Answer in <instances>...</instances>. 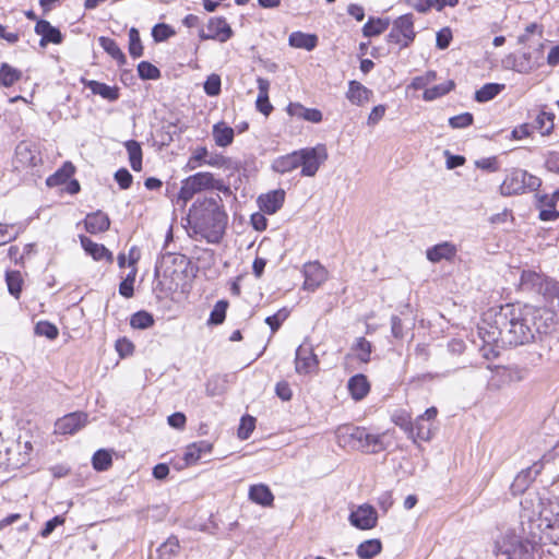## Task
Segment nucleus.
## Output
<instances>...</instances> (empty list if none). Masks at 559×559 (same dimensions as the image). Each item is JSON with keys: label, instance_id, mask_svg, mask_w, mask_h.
<instances>
[{"label": "nucleus", "instance_id": "nucleus-23", "mask_svg": "<svg viewBox=\"0 0 559 559\" xmlns=\"http://www.w3.org/2000/svg\"><path fill=\"white\" fill-rule=\"evenodd\" d=\"M300 160L298 151H295L290 154L275 158L272 163V169L281 174L289 173L299 167Z\"/></svg>", "mask_w": 559, "mask_h": 559}, {"label": "nucleus", "instance_id": "nucleus-52", "mask_svg": "<svg viewBox=\"0 0 559 559\" xmlns=\"http://www.w3.org/2000/svg\"><path fill=\"white\" fill-rule=\"evenodd\" d=\"M289 312L287 309H280L275 314L265 319V323L271 328L272 333H275L282 323L288 318Z\"/></svg>", "mask_w": 559, "mask_h": 559}, {"label": "nucleus", "instance_id": "nucleus-61", "mask_svg": "<svg viewBox=\"0 0 559 559\" xmlns=\"http://www.w3.org/2000/svg\"><path fill=\"white\" fill-rule=\"evenodd\" d=\"M134 345L131 341L127 338H119L116 342V350L118 352L119 356L124 358L133 353Z\"/></svg>", "mask_w": 559, "mask_h": 559}, {"label": "nucleus", "instance_id": "nucleus-6", "mask_svg": "<svg viewBox=\"0 0 559 559\" xmlns=\"http://www.w3.org/2000/svg\"><path fill=\"white\" fill-rule=\"evenodd\" d=\"M413 14L407 13L397 17L386 36L389 43L400 45L401 48L408 47L415 39Z\"/></svg>", "mask_w": 559, "mask_h": 559}, {"label": "nucleus", "instance_id": "nucleus-9", "mask_svg": "<svg viewBox=\"0 0 559 559\" xmlns=\"http://www.w3.org/2000/svg\"><path fill=\"white\" fill-rule=\"evenodd\" d=\"M318 367L319 359L313 353V347L309 342L305 341L296 349L295 370L299 374H308L317 371Z\"/></svg>", "mask_w": 559, "mask_h": 559}, {"label": "nucleus", "instance_id": "nucleus-1", "mask_svg": "<svg viewBox=\"0 0 559 559\" xmlns=\"http://www.w3.org/2000/svg\"><path fill=\"white\" fill-rule=\"evenodd\" d=\"M554 320L555 313L546 308L504 305L486 313L478 330L486 344L519 346L534 341L536 334L548 333Z\"/></svg>", "mask_w": 559, "mask_h": 559}, {"label": "nucleus", "instance_id": "nucleus-41", "mask_svg": "<svg viewBox=\"0 0 559 559\" xmlns=\"http://www.w3.org/2000/svg\"><path fill=\"white\" fill-rule=\"evenodd\" d=\"M452 88H454V82L448 81L442 84L435 85L430 88H426L424 92V99L425 100H435L445 94H448Z\"/></svg>", "mask_w": 559, "mask_h": 559}, {"label": "nucleus", "instance_id": "nucleus-26", "mask_svg": "<svg viewBox=\"0 0 559 559\" xmlns=\"http://www.w3.org/2000/svg\"><path fill=\"white\" fill-rule=\"evenodd\" d=\"M288 43L294 48H301L311 51L318 45V37L313 34L293 32L289 35Z\"/></svg>", "mask_w": 559, "mask_h": 559}, {"label": "nucleus", "instance_id": "nucleus-56", "mask_svg": "<svg viewBox=\"0 0 559 559\" xmlns=\"http://www.w3.org/2000/svg\"><path fill=\"white\" fill-rule=\"evenodd\" d=\"M473 115L469 112H463L457 116H453L449 119V124L453 129H462L473 123Z\"/></svg>", "mask_w": 559, "mask_h": 559}, {"label": "nucleus", "instance_id": "nucleus-15", "mask_svg": "<svg viewBox=\"0 0 559 559\" xmlns=\"http://www.w3.org/2000/svg\"><path fill=\"white\" fill-rule=\"evenodd\" d=\"M35 32L36 34L40 35V46L45 47L47 44H61L63 36L61 32L52 26L48 21L46 20H39L37 21L35 25Z\"/></svg>", "mask_w": 559, "mask_h": 559}, {"label": "nucleus", "instance_id": "nucleus-10", "mask_svg": "<svg viewBox=\"0 0 559 559\" xmlns=\"http://www.w3.org/2000/svg\"><path fill=\"white\" fill-rule=\"evenodd\" d=\"M87 423V414L84 412H74L59 418L55 423V433L74 435Z\"/></svg>", "mask_w": 559, "mask_h": 559}, {"label": "nucleus", "instance_id": "nucleus-16", "mask_svg": "<svg viewBox=\"0 0 559 559\" xmlns=\"http://www.w3.org/2000/svg\"><path fill=\"white\" fill-rule=\"evenodd\" d=\"M80 241L85 252L94 260H106L108 263H112L114 255L104 245L96 243L86 236H80Z\"/></svg>", "mask_w": 559, "mask_h": 559}, {"label": "nucleus", "instance_id": "nucleus-49", "mask_svg": "<svg viewBox=\"0 0 559 559\" xmlns=\"http://www.w3.org/2000/svg\"><path fill=\"white\" fill-rule=\"evenodd\" d=\"M138 74L142 80H157L160 76V71L154 64L142 61L138 64Z\"/></svg>", "mask_w": 559, "mask_h": 559}, {"label": "nucleus", "instance_id": "nucleus-27", "mask_svg": "<svg viewBox=\"0 0 559 559\" xmlns=\"http://www.w3.org/2000/svg\"><path fill=\"white\" fill-rule=\"evenodd\" d=\"M545 276L534 271H523L520 287L524 292L538 293Z\"/></svg>", "mask_w": 559, "mask_h": 559}, {"label": "nucleus", "instance_id": "nucleus-53", "mask_svg": "<svg viewBox=\"0 0 559 559\" xmlns=\"http://www.w3.org/2000/svg\"><path fill=\"white\" fill-rule=\"evenodd\" d=\"M173 35H175L174 29L169 25L164 23L156 24L152 29V36L154 40L157 43L164 41Z\"/></svg>", "mask_w": 559, "mask_h": 559}, {"label": "nucleus", "instance_id": "nucleus-19", "mask_svg": "<svg viewBox=\"0 0 559 559\" xmlns=\"http://www.w3.org/2000/svg\"><path fill=\"white\" fill-rule=\"evenodd\" d=\"M84 225L86 231L91 234L104 233L109 229L110 219L107 214L97 211L86 215Z\"/></svg>", "mask_w": 559, "mask_h": 559}, {"label": "nucleus", "instance_id": "nucleus-3", "mask_svg": "<svg viewBox=\"0 0 559 559\" xmlns=\"http://www.w3.org/2000/svg\"><path fill=\"white\" fill-rule=\"evenodd\" d=\"M533 549L530 540L508 531L496 540L493 552L498 559H531Z\"/></svg>", "mask_w": 559, "mask_h": 559}, {"label": "nucleus", "instance_id": "nucleus-38", "mask_svg": "<svg viewBox=\"0 0 559 559\" xmlns=\"http://www.w3.org/2000/svg\"><path fill=\"white\" fill-rule=\"evenodd\" d=\"M357 444V449L368 453H378L383 449L380 436L371 435L366 430V438Z\"/></svg>", "mask_w": 559, "mask_h": 559}, {"label": "nucleus", "instance_id": "nucleus-37", "mask_svg": "<svg viewBox=\"0 0 559 559\" xmlns=\"http://www.w3.org/2000/svg\"><path fill=\"white\" fill-rule=\"evenodd\" d=\"M75 168L71 163H66L59 170L52 176L47 178V185L49 187L59 186L68 181L74 174Z\"/></svg>", "mask_w": 559, "mask_h": 559}, {"label": "nucleus", "instance_id": "nucleus-39", "mask_svg": "<svg viewBox=\"0 0 559 559\" xmlns=\"http://www.w3.org/2000/svg\"><path fill=\"white\" fill-rule=\"evenodd\" d=\"M5 282L8 285L9 293L13 297L19 299L20 295L22 293V286H23V278H22L20 271H8L5 273Z\"/></svg>", "mask_w": 559, "mask_h": 559}, {"label": "nucleus", "instance_id": "nucleus-4", "mask_svg": "<svg viewBox=\"0 0 559 559\" xmlns=\"http://www.w3.org/2000/svg\"><path fill=\"white\" fill-rule=\"evenodd\" d=\"M209 189H223L221 181L215 180L211 173L202 171L189 176L181 182V188L178 193V202H182L186 205L194 194L200 193Z\"/></svg>", "mask_w": 559, "mask_h": 559}, {"label": "nucleus", "instance_id": "nucleus-14", "mask_svg": "<svg viewBox=\"0 0 559 559\" xmlns=\"http://www.w3.org/2000/svg\"><path fill=\"white\" fill-rule=\"evenodd\" d=\"M284 200L285 191L277 189L260 195L258 198V204L262 212L274 214L283 206Z\"/></svg>", "mask_w": 559, "mask_h": 559}, {"label": "nucleus", "instance_id": "nucleus-17", "mask_svg": "<svg viewBox=\"0 0 559 559\" xmlns=\"http://www.w3.org/2000/svg\"><path fill=\"white\" fill-rule=\"evenodd\" d=\"M457 252L455 245L449 241L438 243L426 251L427 259L432 263H438L442 260H452Z\"/></svg>", "mask_w": 559, "mask_h": 559}, {"label": "nucleus", "instance_id": "nucleus-8", "mask_svg": "<svg viewBox=\"0 0 559 559\" xmlns=\"http://www.w3.org/2000/svg\"><path fill=\"white\" fill-rule=\"evenodd\" d=\"M234 36V31L223 16H214L207 21L206 31L200 28L199 37L201 40H217L226 43Z\"/></svg>", "mask_w": 559, "mask_h": 559}, {"label": "nucleus", "instance_id": "nucleus-45", "mask_svg": "<svg viewBox=\"0 0 559 559\" xmlns=\"http://www.w3.org/2000/svg\"><path fill=\"white\" fill-rule=\"evenodd\" d=\"M353 350L356 352L357 358L361 362H368L372 352V345L365 337H358L353 346Z\"/></svg>", "mask_w": 559, "mask_h": 559}, {"label": "nucleus", "instance_id": "nucleus-13", "mask_svg": "<svg viewBox=\"0 0 559 559\" xmlns=\"http://www.w3.org/2000/svg\"><path fill=\"white\" fill-rule=\"evenodd\" d=\"M336 438L340 444L349 445L357 449V444L362 438H366V428L352 425L341 426L336 429Z\"/></svg>", "mask_w": 559, "mask_h": 559}, {"label": "nucleus", "instance_id": "nucleus-11", "mask_svg": "<svg viewBox=\"0 0 559 559\" xmlns=\"http://www.w3.org/2000/svg\"><path fill=\"white\" fill-rule=\"evenodd\" d=\"M304 288L314 290L326 281L328 272L318 261L308 262L304 265Z\"/></svg>", "mask_w": 559, "mask_h": 559}, {"label": "nucleus", "instance_id": "nucleus-21", "mask_svg": "<svg viewBox=\"0 0 559 559\" xmlns=\"http://www.w3.org/2000/svg\"><path fill=\"white\" fill-rule=\"evenodd\" d=\"M543 52L540 50H536L535 55L532 52H522L521 55H516L518 64L516 72L527 74L539 67L542 60Z\"/></svg>", "mask_w": 559, "mask_h": 559}, {"label": "nucleus", "instance_id": "nucleus-62", "mask_svg": "<svg viewBox=\"0 0 559 559\" xmlns=\"http://www.w3.org/2000/svg\"><path fill=\"white\" fill-rule=\"evenodd\" d=\"M385 106L384 105H378L376 107H373V109L371 110L369 117H368V126H376L384 116L385 114Z\"/></svg>", "mask_w": 559, "mask_h": 559}, {"label": "nucleus", "instance_id": "nucleus-18", "mask_svg": "<svg viewBox=\"0 0 559 559\" xmlns=\"http://www.w3.org/2000/svg\"><path fill=\"white\" fill-rule=\"evenodd\" d=\"M82 83L85 87L90 88L94 95H99L109 102H116L120 96L119 87L117 86H109L105 83L86 79H82Z\"/></svg>", "mask_w": 559, "mask_h": 559}, {"label": "nucleus", "instance_id": "nucleus-28", "mask_svg": "<svg viewBox=\"0 0 559 559\" xmlns=\"http://www.w3.org/2000/svg\"><path fill=\"white\" fill-rule=\"evenodd\" d=\"M212 450V444L207 441H199L194 442L187 447L185 452V461L187 464L197 463L203 454L210 453Z\"/></svg>", "mask_w": 559, "mask_h": 559}, {"label": "nucleus", "instance_id": "nucleus-47", "mask_svg": "<svg viewBox=\"0 0 559 559\" xmlns=\"http://www.w3.org/2000/svg\"><path fill=\"white\" fill-rule=\"evenodd\" d=\"M228 308V301L227 300H218L213 310L211 311L209 324H222L226 318V311Z\"/></svg>", "mask_w": 559, "mask_h": 559}, {"label": "nucleus", "instance_id": "nucleus-44", "mask_svg": "<svg viewBox=\"0 0 559 559\" xmlns=\"http://www.w3.org/2000/svg\"><path fill=\"white\" fill-rule=\"evenodd\" d=\"M93 467L96 471H107L112 464V457L106 450H97L92 457Z\"/></svg>", "mask_w": 559, "mask_h": 559}, {"label": "nucleus", "instance_id": "nucleus-12", "mask_svg": "<svg viewBox=\"0 0 559 559\" xmlns=\"http://www.w3.org/2000/svg\"><path fill=\"white\" fill-rule=\"evenodd\" d=\"M377 520V511L369 504L358 507V509L353 511L349 515L352 525L360 530H370L374 527Z\"/></svg>", "mask_w": 559, "mask_h": 559}, {"label": "nucleus", "instance_id": "nucleus-48", "mask_svg": "<svg viewBox=\"0 0 559 559\" xmlns=\"http://www.w3.org/2000/svg\"><path fill=\"white\" fill-rule=\"evenodd\" d=\"M129 53L133 58H140L143 55V45L136 28L129 31Z\"/></svg>", "mask_w": 559, "mask_h": 559}, {"label": "nucleus", "instance_id": "nucleus-42", "mask_svg": "<svg viewBox=\"0 0 559 559\" xmlns=\"http://www.w3.org/2000/svg\"><path fill=\"white\" fill-rule=\"evenodd\" d=\"M554 118L555 116L552 114L542 111L537 115L533 127L543 135L549 134L554 129Z\"/></svg>", "mask_w": 559, "mask_h": 559}, {"label": "nucleus", "instance_id": "nucleus-55", "mask_svg": "<svg viewBox=\"0 0 559 559\" xmlns=\"http://www.w3.org/2000/svg\"><path fill=\"white\" fill-rule=\"evenodd\" d=\"M204 92L209 96H217L221 93V78L217 74H211L204 82Z\"/></svg>", "mask_w": 559, "mask_h": 559}, {"label": "nucleus", "instance_id": "nucleus-64", "mask_svg": "<svg viewBox=\"0 0 559 559\" xmlns=\"http://www.w3.org/2000/svg\"><path fill=\"white\" fill-rule=\"evenodd\" d=\"M546 168L559 175V153H550L546 159Z\"/></svg>", "mask_w": 559, "mask_h": 559}, {"label": "nucleus", "instance_id": "nucleus-25", "mask_svg": "<svg viewBox=\"0 0 559 559\" xmlns=\"http://www.w3.org/2000/svg\"><path fill=\"white\" fill-rule=\"evenodd\" d=\"M212 134L217 146L226 147L233 143L235 132L231 127L221 121L213 126Z\"/></svg>", "mask_w": 559, "mask_h": 559}, {"label": "nucleus", "instance_id": "nucleus-29", "mask_svg": "<svg viewBox=\"0 0 559 559\" xmlns=\"http://www.w3.org/2000/svg\"><path fill=\"white\" fill-rule=\"evenodd\" d=\"M209 156V151L205 146L197 147L192 155L190 156L186 169L187 170H194L195 168L200 167L202 164H206L210 166H217L218 163L216 159H206Z\"/></svg>", "mask_w": 559, "mask_h": 559}, {"label": "nucleus", "instance_id": "nucleus-43", "mask_svg": "<svg viewBox=\"0 0 559 559\" xmlns=\"http://www.w3.org/2000/svg\"><path fill=\"white\" fill-rule=\"evenodd\" d=\"M416 431V437L423 441H428L431 439V424L429 421L426 423L420 416H418L414 424H411V432Z\"/></svg>", "mask_w": 559, "mask_h": 559}, {"label": "nucleus", "instance_id": "nucleus-58", "mask_svg": "<svg viewBox=\"0 0 559 559\" xmlns=\"http://www.w3.org/2000/svg\"><path fill=\"white\" fill-rule=\"evenodd\" d=\"M115 180L121 189L126 190L130 188L133 177L128 169L120 168L115 174Z\"/></svg>", "mask_w": 559, "mask_h": 559}, {"label": "nucleus", "instance_id": "nucleus-51", "mask_svg": "<svg viewBox=\"0 0 559 559\" xmlns=\"http://www.w3.org/2000/svg\"><path fill=\"white\" fill-rule=\"evenodd\" d=\"M19 466V461H13L11 457V448L3 441H0V468H15Z\"/></svg>", "mask_w": 559, "mask_h": 559}, {"label": "nucleus", "instance_id": "nucleus-34", "mask_svg": "<svg viewBox=\"0 0 559 559\" xmlns=\"http://www.w3.org/2000/svg\"><path fill=\"white\" fill-rule=\"evenodd\" d=\"M382 549V544L379 539H368L362 542L356 550L357 556L360 559H371Z\"/></svg>", "mask_w": 559, "mask_h": 559}, {"label": "nucleus", "instance_id": "nucleus-50", "mask_svg": "<svg viewBox=\"0 0 559 559\" xmlns=\"http://www.w3.org/2000/svg\"><path fill=\"white\" fill-rule=\"evenodd\" d=\"M35 333L39 336H46L48 340L57 338L59 331L57 326L48 321H39L35 325Z\"/></svg>", "mask_w": 559, "mask_h": 559}, {"label": "nucleus", "instance_id": "nucleus-57", "mask_svg": "<svg viewBox=\"0 0 559 559\" xmlns=\"http://www.w3.org/2000/svg\"><path fill=\"white\" fill-rule=\"evenodd\" d=\"M10 228H15V225H0V246L16 239L21 233V227H17L14 231H10Z\"/></svg>", "mask_w": 559, "mask_h": 559}, {"label": "nucleus", "instance_id": "nucleus-24", "mask_svg": "<svg viewBox=\"0 0 559 559\" xmlns=\"http://www.w3.org/2000/svg\"><path fill=\"white\" fill-rule=\"evenodd\" d=\"M372 92L357 81H350L348 84V91L346 97L354 105H362L368 102Z\"/></svg>", "mask_w": 559, "mask_h": 559}, {"label": "nucleus", "instance_id": "nucleus-30", "mask_svg": "<svg viewBox=\"0 0 559 559\" xmlns=\"http://www.w3.org/2000/svg\"><path fill=\"white\" fill-rule=\"evenodd\" d=\"M124 147L128 152L131 168L134 171H140L143 156L141 144L135 140H129L124 143Z\"/></svg>", "mask_w": 559, "mask_h": 559}, {"label": "nucleus", "instance_id": "nucleus-36", "mask_svg": "<svg viewBox=\"0 0 559 559\" xmlns=\"http://www.w3.org/2000/svg\"><path fill=\"white\" fill-rule=\"evenodd\" d=\"M503 84L487 83L475 93V99L478 103H486L495 98L502 90Z\"/></svg>", "mask_w": 559, "mask_h": 559}, {"label": "nucleus", "instance_id": "nucleus-2", "mask_svg": "<svg viewBox=\"0 0 559 559\" xmlns=\"http://www.w3.org/2000/svg\"><path fill=\"white\" fill-rule=\"evenodd\" d=\"M219 195L198 200L190 211L193 228L207 242L217 243L223 238L227 215L221 205Z\"/></svg>", "mask_w": 559, "mask_h": 559}, {"label": "nucleus", "instance_id": "nucleus-32", "mask_svg": "<svg viewBox=\"0 0 559 559\" xmlns=\"http://www.w3.org/2000/svg\"><path fill=\"white\" fill-rule=\"evenodd\" d=\"M179 549L178 537L171 535L157 548V559H173V557L178 555Z\"/></svg>", "mask_w": 559, "mask_h": 559}, {"label": "nucleus", "instance_id": "nucleus-46", "mask_svg": "<svg viewBox=\"0 0 559 559\" xmlns=\"http://www.w3.org/2000/svg\"><path fill=\"white\" fill-rule=\"evenodd\" d=\"M154 324V318L146 311H138L132 314L130 325L134 329H147Z\"/></svg>", "mask_w": 559, "mask_h": 559}, {"label": "nucleus", "instance_id": "nucleus-5", "mask_svg": "<svg viewBox=\"0 0 559 559\" xmlns=\"http://www.w3.org/2000/svg\"><path fill=\"white\" fill-rule=\"evenodd\" d=\"M540 185V179L526 170L512 169L501 183L500 193L504 197L521 194L526 190L535 191Z\"/></svg>", "mask_w": 559, "mask_h": 559}, {"label": "nucleus", "instance_id": "nucleus-54", "mask_svg": "<svg viewBox=\"0 0 559 559\" xmlns=\"http://www.w3.org/2000/svg\"><path fill=\"white\" fill-rule=\"evenodd\" d=\"M255 427V419L251 416L241 418L240 426L238 428V437L241 440H246L250 437Z\"/></svg>", "mask_w": 559, "mask_h": 559}, {"label": "nucleus", "instance_id": "nucleus-40", "mask_svg": "<svg viewBox=\"0 0 559 559\" xmlns=\"http://www.w3.org/2000/svg\"><path fill=\"white\" fill-rule=\"evenodd\" d=\"M21 75L22 73L19 70L8 63H2L0 68V84L5 87L12 86L21 79Z\"/></svg>", "mask_w": 559, "mask_h": 559}, {"label": "nucleus", "instance_id": "nucleus-22", "mask_svg": "<svg viewBox=\"0 0 559 559\" xmlns=\"http://www.w3.org/2000/svg\"><path fill=\"white\" fill-rule=\"evenodd\" d=\"M249 499L262 507H271L274 501V496L270 488L264 484L252 485L249 488Z\"/></svg>", "mask_w": 559, "mask_h": 559}, {"label": "nucleus", "instance_id": "nucleus-33", "mask_svg": "<svg viewBox=\"0 0 559 559\" xmlns=\"http://www.w3.org/2000/svg\"><path fill=\"white\" fill-rule=\"evenodd\" d=\"M390 25L389 19L369 17L368 22L362 27L365 37H372L383 33Z\"/></svg>", "mask_w": 559, "mask_h": 559}, {"label": "nucleus", "instance_id": "nucleus-59", "mask_svg": "<svg viewBox=\"0 0 559 559\" xmlns=\"http://www.w3.org/2000/svg\"><path fill=\"white\" fill-rule=\"evenodd\" d=\"M452 40V32L449 27H444L437 33L436 45L439 49H447Z\"/></svg>", "mask_w": 559, "mask_h": 559}, {"label": "nucleus", "instance_id": "nucleus-63", "mask_svg": "<svg viewBox=\"0 0 559 559\" xmlns=\"http://www.w3.org/2000/svg\"><path fill=\"white\" fill-rule=\"evenodd\" d=\"M276 395L283 401H289L293 396L289 384L285 381H281L275 386Z\"/></svg>", "mask_w": 559, "mask_h": 559}, {"label": "nucleus", "instance_id": "nucleus-20", "mask_svg": "<svg viewBox=\"0 0 559 559\" xmlns=\"http://www.w3.org/2000/svg\"><path fill=\"white\" fill-rule=\"evenodd\" d=\"M347 389L356 401L362 400L370 391V383L366 376L359 373L349 378Z\"/></svg>", "mask_w": 559, "mask_h": 559}, {"label": "nucleus", "instance_id": "nucleus-31", "mask_svg": "<svg viewBox=\"0 0 559 559\" xmlns=\"http://www.w3.org/2000/svg\"><path fill=\"white\" fill-rule=\"evenodd\" d=\"M16 163L22 167H33L37 164L36 154L29 148L27 143H20L15 148Z\"/></svg>", "mask_w": 559, "mask_h": 559}, {"label": "nucleus", "instance_id": "nucleus-60", "mask_svg": "<svg viewBox=\"0 0 559 559\" xmlns=\"http://www.w3.org/2000/svg\"><path fill=\"white\" fill-rule=\"evenodd\" d=\"M437 78V74L435 71H428L426 74L421 76L414 78L412 82V86L416 90H421L426 87L429 83L435 81Z\"/></svg>", "mask_w": 559, "mask_h": 559}, {"label": "nucleus", "instance_id": "nucleus-7", "mask_svg": "<svg viewBox=\"0 0 559 559\" xmlns=\"http://www.w3.org/2000/svg\"><path fill=\"white\" fill-rule=\"evenodd\" d=\"M299 167H301V176L313 177L319 170L321 164L328 158L326 147L323 144H319L314 147L301 148L298 151Z\"/></svg>", "mask_w": 559, "mask_h": 559}, {"label": "nucleus", "instance_id": "nucleus-35", "mask_svg": "<svg viewBox=\"0 0 559 559\" xmlns=\"http://www.w3.org/2000/svg\"><path fill=\"white\" fill-rule=\"evenodd\" d=\"M98 41L100 47L114 59H116L120 66L126 63V56L114 39L102 36L99 37Z\"/></svg>", "mask_w": 559, "mask_h": 559}]
</instances>
